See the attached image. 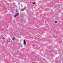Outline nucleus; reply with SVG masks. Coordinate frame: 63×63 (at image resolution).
<instances>
[{"instance_id":"f257e3e1","label":"nucleus","mask_w":63,"mask_h":63,"mask_svg":"<svg viewBox=\"0 0 63 63\" xmlns=\"http://www.w3.org/2000/svg\"><path fill=\"white\" fill-rule=\"evenodd\" d=\"M23 41H24V44L25 45L26 44V41H25V40H24Z\"/></svg>"},{"instance_id":"7ed1b4c3","label":"nucleus","mask_w":63,"mask_h":63,"mask_svg":"<svg viewBox=\"0 0 63 63\" xmlns=\"http://www.w3.org/2000/svg\"><path fill=\"white\" fill-rule=\"evenodd\" d=\"M15 40V37H14L12 38V40H13V41Z\"/></svg>"},{"instance_id":"39448f33","label":"nucleus","mask_w":63,"mask_h":63,"mask_svg":"<svg viewBox=\"0 0 63 63\" xmlns=\"http://www.w3.org/2000/svg\"><path fill=\"white\" fill-rule=\"evenodd\" d=\"M16 14L14 15V17H16Z\"/></svg>"},{"instance_id":"20e7f679","label":"nucleus","mask_w":63,"mask_h":63,"mask_svg":"<svg viewBox=\"0 0 63 63\" xmlns=\"http://www.w3.org/2000/svg\"><path fill=\"white\" fill-rule=\"evenodd\" d=\"M15 15H16V16H18V15H19V14L17 13V14H16Z\"/></svg>"},{"instance_id":"0eeeda50","label":"nucleus","mask_w":63,"mask_h":63,"mask_svg":"<svg viewBox=\"0 0 63 63\" xmlns=\"http://www.w3.org/2000/svg\"><path fill=\"white\" fill-rule=\"evenodd\" d=\"M55 22L56 23H57V21H56Z\"/></svg>"},{"instance_id":"423d86ee","label":"nucleus","mask_w":63,"mask_h":63,"mask_svg":"<svg viewBox=\"0 0 63 63\" xmlns=\"http://www.w3.org/2000/svg\"><path fill=\"white\" fill-rule=\"evenodd\" d=\"M16 9V12H17V10Z\"/></svg>"},{"instance_id":"f03ea898","label":"nucleus","mask_w":63,"mask_h":63,"mask_svg":"<svg viewBox=\"0 0 63 63\" xmlns=\"http://www.w3.org/2000/svg\"><path fill=\"white\" fill-rule=\"evenodd\" d=\"M26 8H24V9H21V11H24L25 9H26Z\"/></svg>"},{"instance_id":"6e6552de","label":"nucleus","mask_w":63,"mask_h":63,"mask_svg":"<svg viewBox=\"0 0 63 63\" xmlns=\"http://www.w3.org/2000/svg\"><path fill=\"white\" fill-rule=\"evenodd\" d=\"M35 4V2H34L33 3V5H34V4Z\"/></svg>"},{"instance_id":"1a4fd4ad","label":"nucleus","mask_w":63,"mask_h":63,"mask_svg":"<svg viewBox=\"0 0 63 63\" xmlns=\"http://www.w3.org/2000/svg\"><path fill=\"white\" fill-rule=\"evenodd\" d=\"M3 39H5V37H3Z\"/></svg>"},{"instance_id":"9d476101","label":"nucleus","mask_w":63,"mask_h":63,"mask_svg":"<svg viewBox=\"0 0 63 63\" xmlns=\"http://www.w3.org/2000/svg\"><path fill=\"white\" fill-rule=\"evenodd\" d=\"M35 63L34 62V63Z\"/></svg>"}]
</instances>
